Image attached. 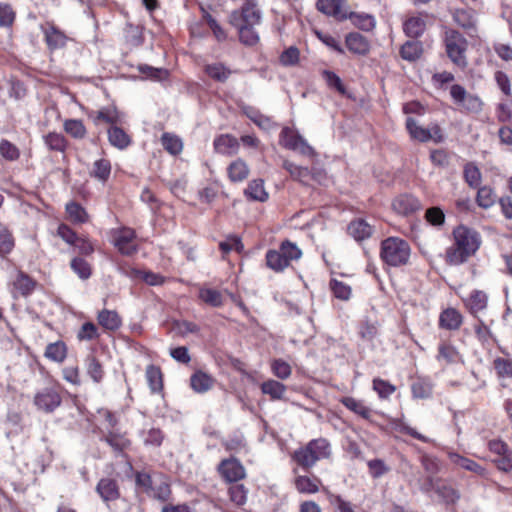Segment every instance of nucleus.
Here are the masks:
<instances>
[{
    "label": "nucleus",
    "mask_w": 512,
    "mask_h": 512,
    "mask_svg": "<svg viewBox=\"0 0 512 512\" xmlns=\"http://www.w3.org/2000/svg\"><path fill=\"white\" fill-rule=\"evenodd\" d=\"M43 140L49 150L63 153L67 148V141L60 133L49 132L43 137Z\"/></svg>",
    "instance_id": "nucleus-39"
},
{
    "label": "nucleus",
    "mask_w": 512,
    "mask_h": 512,
    "mask_svg": "<svg viewBox=\"0 0 512 512\" xmlns=\"http://www.w3.org/2000/svg\"><path fill=\"white\" fill-rule=\"evenodd\" d=\"M448 457L454 465L473 472L481 477H487V470L474 460L466 458L458 453H449Z\"/></svg>",
    "instance_id": "nucleus-16"
},
{
    "label": "nucleus",
    "mask_w": 512,
    "mask_h": 512,
    "mask_svg": "<svg viewBox=\"0 0 512 512\" xmlns=\"http://www.w3.org/2000/svg\"><path fill=\"white\" fill-rule=\"evenodd\" d=\"M64 131L75 139H83L86 136V128L79 119H67L63 124Z\"/></svg>",
    "instance_id": "nucleus-40"
},
{
    "label": "nucleus",
    "mask_w": 512,
    "mask_h": 512,
    "mask_svg": "<svg viewBox=\"0 0 512 512\" xmlns=\"http://www.w3.org/2000/svg\"><path fill=\"white\" fill-rule=\"evenodd\" d=\"M244 194L247 198L264 202L268 198V193L265 191L264 183L262 180H252L247 188L244 190Z\"/></svg>",
    "instance_id": "nucleus-30"
},
{
    "label": "nucleus",
    "mask_w": 512,
    "mask_h": 512,
    "mask_svg": "<svg viewBox=\"0 0 512 512\" xmlns=\"http://www.w3.org/2000/svg\"><path fill=\"white\" fill-rule=\"evenodd\" d=\"M96 491L104 502L115 501L120 497V491L116 480L111 478L101 479Z\"/></svg>",
    "instance_id": "nucleus-12"
},
{
    "label": "nucleus",
    "mask_w": 512,
    "mask_h": 512,
    "mask_svg": "<svg viewBox=\"0 0 512 512\" xmlns=\"http://www.w3.org/2000/svg\"><path fill=\"white\" fill-rule=\"evenodd\" d=\"M411 391L414 398L425 399L430 397L432 386L428 382L418 380L412 384Z\"/></svg>",
    "instance_id": "nucleus-60"
},
{
    "label": "nucleus",
    "mask_w": 512,
    "mask_h": 512,
    "mask_svg": "<svg viewBox=\"0 0 512 512\" xmlns=\"http://www.w3.org/2000/svg\"><path fill=\"white\" fill-rule=\"evenodd\" d=\"M0 154L7 161H16L20 157V151L16 145L6 139L0 142Z\"/></svg>",
    "instance_id": "nucleus-57"
},
{
    "label": "nucleus",
    "mask_w": 512,
    "mask_h": 512,
    "mask_svg": "<svg viewBox=\"0 0 512 512\" xmlns=\"http://www.w3.org/2000/svg\"><path fill=\"white\" fill-rule=\"evenodd\" d=\"M146 379L152 393H158L163 388L161 369L155 365L146 368Z\"/></svg>",
    "instance_id": "nucleus-33"
},
{
    "label": "nucleus",
    "mask_w": 512,
    "mask_h": 512,
    "mask_svg": "<svg viewBox=\"0 0 512 512\" xmlns=\"http://www.w3.org/2000/svg\"><path fill=\"white\" fill-rule=\"evenodd\" d=\"M199 298L206 304L213 307H219L223 304L222 294L218 290L212 288L200 289Z\"/></svg>",
    "instance_id": "nucleus-48"
},
{
    "label": "nucleus",
    "mask_w": 512,
    "mask_h": 512,
    "mask_svg": "<svg viewBox=\"0 0 512 512\" xmlns=\"http://www.w3.org/2000/svg\"><path fill=\"white\" fill-rule=\"evenodd\" d=\"M111 174V163L107 159L96 160L93 164L91 175L100 181L105 182Z\"/></svg>",
    "instance_id": "nucleus-47"
},
{
    "label": "nucleus",
    "mask_w": 512,
    "mask_h": 512,
    "mask_svg": "<svg viewBox=\"0 0 512 512\" xmlns=\"http://www.w3.org/2000/svg\"><path fill=\"white\" fill-rule=\"evenodd\" d=\"M477 203L480 207L489 208L494 204L495 197L490 187L484 186L477 192Z\"/></svg>",
    "instance_id": "nucleus-59"
},
{
    "label": "nucleus",
    "mask_w": 512,
    "mask_h": 512,
    "mask_svg": "<svg viewBox=\"0 0 512 512\" xmlns=\"http://www.w3.org/2000/svg\"><path fill=\"white\" fill-rule=\"evenodd\" d=\"M273 374L282 380L290 377L292 369L291 366L282 359H276L271 363Z\"/></svg>",
    "instance_id": "nucleus-58"
},
{
    "label": "nucleus",
    "mask_w": 512,
    "mask_h": 512,
    "mask_svg": "<svg viewBox=\"0 0 512 512\" xmlns=\"http://www.w3.org/2000/svg\"><path fill=\"white\" fill-rule=\"evenodd\" d=\"M454 244L446 251V260L451 265H460L473 256L481 245L480 234L465 225L453 230Z\"/></svg>",
    "instance_id": "nucleus-1"
},
{
    "label": "nucleus",
    "mask_w": 512,
    "mask_h": 512,
    "mask_svg": "<svg viewBox=\"0 0 512 512\" xmlns=\"http://www.w3.org/2000/svg\"><path fill=\"white\" fill-rule=\"evenodd\" d=\"M293 459L297 462L298 465L306 470L310 469L318 461L312 453L311 449H309V444L296 450L293 454Z\"/></svg>",
    "instance_id": "nucleus-34"
},
{
    "label": "nucleus",
    "mask_w": 512,
    "mask_h": 512,
    "mask_svg": "<svg viewBox=\"0 0 512 512\" xmlns=\"http://www.w3.org/2000/svg\"><path fill=\"white\" fill-rule=\"evenodd\" d=\"M373 389L380 398L386 399L395 392L396 387L386 380L375 378L373 380Z\"/></svg>",
    "instance_id": "nucleus-56"
},
{
    "label": "nucleus",
    "mask_w": 512,
    "mask_h": 512,
    "mask_svg": "<svg viewBox=\"0 0 512 512\" xmlns=\"http://www.w3.org/2000/svg\"><path fill=\"white\" fill-rule=\"evenodd\" d=\"M465 307L468 311L477 317V314L486 309L488 304V296L484 291L473 290L464 300Z\"/></svg>",
    "instance_id": "nucleus-15"
},
{
    "label": "nucleus",
    "mask_w": 512,
    "mask_h": 512,
    "mask_svg": "<svg viewBox=\"0 0 512 512\" xmlns=\"http://www.w3.org/2000/svg\"><path fill=\"white\" fill-rule=\"evenodd\" d=\"M280 251L282 252L283 256H285V260L290 265V262L293 260H298L302 256V251L300 248L295 244L288 240L283 241L280 245Z\"/></svg>",
    "instance_id": "nucleus-53"
},
{
    "label": "nucleus",
    "mask_w": 512,
    "mask_h": 512,
    "mask_svg": "<svg viewBox=\"0 0 512 512\" xmlns=\"http://www.w3.org/2000/svg\"><path fill=\"white\" fill-rule=\"evenodd\" d=\"M114 245L123 255H132L137 251L135 232L130 228H122L116 232Z\"/></svg>",
    "instance_id": "nucleus-10"
},
{
    "label": "nucleus",
    "mask_w": 512,
    "mask_h": 512,
    "mask_svg": "<svg viewBox=\"0 0 512 512\" xmlns=\"http://www.w3.org/2000/svg\"><path fill=\"white\" fill-rule=\"evenodd\" d=\"M346 46L349 51L364 55L369 51V43L364 36L359 33H350L346 37Z\"/></svg>",
    "instance_id": "nucleus-26"
},
{
    "label": "nucleus",
    "mask_w": 512,
    "mask_h": 512,
    "mask_svg": "<svg viewBox=\"0 0 512 512\" xmlns=\"http://www.w3.org/2000/svg\"><path fill=\"white\" fill-rule=\"evenodd\" d=\"M66 212L69 219L74 223H84L88 219L85 209L76 202L66 204Z\"/></svg>",
    "instance_id": "nucleus-51"
},
{
    "label": "nucleus",
    "mask_w": 512,
    "mask_h": 512,
    "mask_svg": "<svg viewBox=\"0 0 512 512\" xmlns=\"http://www.w3.org/2000/svg\"><path fill=\"white\" fill-rule=\"evenodd\" d=\"M330 288L334 296L340 300L346 301L351 296V287L343 281L332 279L330 281Z\"/></svg>",
    "instance_id": "nucleus-55"
},
{
    "label": "nucleus",
    "mask_w": 512,
    "mask_h": 512,
    "mask_svg": "<svg viewBox=\"0 0 512 512\" xmlns=\"http://www.w3.org/2000/svg\"><path fill=\"white\" fill-rule=\"evenodd\" d=\"M463 322L462 314L455 308H447L440 313L439 326L443 329L455 331Z\"/></svg>",
    "instance_id": "nucleus-14"
},
{
    "label": "nucleus",
    "mask_w": 512,
    "mask_h": 512,
    "mask_svg": "<svg viewBox=\"0 0 512 512\" xmlns=\"http://www.w3.org/2000/svg\"><path fill=\"white\" fill-rule=\"evenodd\" d=\"M99 337L98 328L92 322L84 323L77 333V338L81 341L83 340H94Z\"/></svg>",
    "instance_id": "nucleus-61"
},
{
    "label": "nucleus",
    "mask_w": 512,
    "mask_h": 512,
    "mask_svg": "<svg viewBox=\"0 0 512 512\" xmlns=\"http://www.w3.org/2000/svg\"><path fill=\"white\" fill-rule=\"evenodd\" d=\"M229 21L233 26H255L261 21V12L255 2L245 3L240 10H234L230 14Z\"/></svg>",
    "instance_id": "nucleus-6"
},
{
    "label": "nucleus",
    "mask_w": 512,
    "mask_h": 512,
    "mask_svg": "<svg viewBox=\"0 0 512 512\" xmlns=\"http://www.w3.org/2000/svg\"><path fill=\"white\" fill-rule=\"evenodd\" d=\"M450 95L455 104L467 112L478 113L482 109V101L476 95L469 94L461 85L454 84L450 88Z\"/></svg>",
    "instance_id": "nucleus-5"
},
{
    "label": "nucleus",
    "mask_w": 512,
    "mask_h": 512,
    "mask_svg": "<svg viewBox=\"0 0 512 512\" xmlns=\"http://www.w3.org/2000/svg\"><path fill=\"white\" fill-rule=\"evenodd\" d=\"M282 167L289 173L293 180L306 184L311 176V171L308 167L296 165L295 163L284 159Z\"/></svg>",
    "instance_id": "nucleus-22"
},
{
    "label": "nucleus",
    "mask_w": 512,
    "mask_h": 512,
    "mask_svg": "<svg viewBox=\"0 0 512 512\" xmlns=\"http://www.w3.org/2000/svg\"><path fill=\"white\" fill-rule=\"evenodd\" d=\"M206 74L218 82H225L231 75V71L222 63H214L205 66Z\"/></svg>",
    "instance_id": "nucleus-44"
},
{
    "label": "nucleus",
    "mask_w": 512,
    "mask_h": 512,
    "mask_svg": "<svg viewBox=\"0 0 512 512\" xmlns=\"http://www.w3.org/2000/svg\"><path fill=\"white\" fill-rule=\"evenodd\" d=\"M228 492L230 500L237 506H242L246 503L248 490L243 484L232 485Z\"/></svg>",
    "instance_id": "nucleus-54"
},
{
    "label": "nucleus",
    "mask_w": 512,
    "mask_h": 512,
    "mask_svg": "<svg viewBox=\"0 0 512 512\" xmlns=\"http://www.w3.org/2000/svg\"><path fill=\"white\" fill-rule=\"evenodd\" d=\"M308 444L309 449H311L312 453L318 461L330 456V444L326 439H314L311 440Z\"/></svg>",
    "instance_id": "nucleus-45"
},
{
    "label": "nucleus",
    "mask_w": 512,
    "mask_h": 512,
    "mask_svg": "<svg viewBox=\"0 0 512 512\" xmlns=\"http://www.w3.org/2000/svg\"><path fill=\"white\" fill-rule=\"evenodd\" d=\"M411 248L407 241L399 237H388L381 242L380 258L392 267L408 264Z\"/></svg>",
    "instance_id": "nucleus-2"
},
{
    "label": "nucleus",
    "mask_w": 512,
    "mask_h": 512,
    "mask_svg": "<svg viewBox=\"0 0 512 512\" xmlns=\"http://www.w3.org/2000/svg\"><path fill=\"white\" fill-rule=\"evenodd\" d=\"M445 47L448 57L458 66L466 65L465 52L467 49V40L464 36L455 30H448L445 33Z\"/></svg>",
    "instance_id": "nucleus-4"
},
{
    "label": "nucleus",
    "mask_w": 512,
    "mask_h": 512,
    "mask_svg": "<svg viewBox=\"0 0 512 512\" xmlns=\"http://www.w3.org/2000/svg\"><path fill=\"white\" fill-rule=\"evenodd\" d=\"M44 35L50 50L61 49L66 45L67 36L53 24H48Z\"/></svg>",
    "instance_id": "nucleus-17"
},
{
    "label": "nucleus",
    "mask_w": 512,
    "mask_h": 512,
    "mask_svg": "<svg viewBox=\"0 0 512 512\" xmlns=\"http://www.w3.org/2000/svg\"><path fill=\"white\" fill-rule=\"evenodd\" d=\"M392 207L398 214L407 216L420 209V202L412 195L403 194L394 199Z\"/></svg>",
    "instance_id": "nucleus-11"
},
{
    "label": "nucleus",
    "mask_w": 512,
    "mask_h": 512,
    "mask_svg": "<svg viewBox=\"0 0 512 512\" xmlns=\"http://www.w3.org/2000/svg\"><path fill=\"white\" fill-rule=\"evenodd\" d=\"M61 402L62 399L57 387L44 388L36 393L34 397L35 406L45 413L53 412L60 406Z\"/></svg>",
    "instance_id": "nucleus-7"
},
{
    "label": "nucleus",
    "mask_w": 512,
    "mask_h": 512,
    "mask_svg": "<svg viewBox=\"0 0 512 512\" xmlns=\"http://www.w3.org/2000/svg\"><path fill=\"white\" fill-rule=\"evenodd\" d=\"M86 370L88 375L95 383L102 381L104 377V370L101 363L93 355H89L85 360Z\"/></svg>",
    "instance_id": "nucleus-43"
},
{
    "label": "nucleus",
    "mask_w": 512,
    "mask_h": 512,
    "mask_svg": "<svg viewBox=\"0 0 512 512\" xmlns=\"http://www.w3.org/2000/svg\"><path fill=\"white\" fill-rule=\"evenodd\" d=\"M421 54L422 45L418 41H407L400 49L401 57L407 61H415L421 56Z\"/></svg>",
    "instance_id": "nucleus-41"
},
{
    "label": "nucleus",
    "mask_w": 512,
    "mask_h": 512,
    "mask_svg": "<svg viewBox=\"0 0 512 512\" xmlns=\"http://www.w3.org/2000/svg\"><path fill=\"white\" fill-rule=\"evenodd\" d=\"M299 50L294 46H290L284 50L280 55V63L284 66H294L299 61Z\"/></svg>",
    "instance_id": "nucleus-63"
},
{
    "label": "nucleus",
    "mask_w": 512,
    "mask_h": 512,
    "mask_svg": "<svg viewBox=\"0 0 512 512\" xmlns=\"http://www.w3.org/2000/svg\"><path fill=\"white\" fill-rule=\"evenodd\" d=\"M67 356V347L64 342L57 341L50 343L45 350V357L48 359L61 363Z\"/></svg>",
    "instance_id": "nucleus-37"
},
{
    "label": "nucleus",
    "mask_w": 512,
    "mask_h": 512,
    "mask_svg": "<svg viewBox=\"0 0 512 512\" xmlns=\"http://www.w3.org/2000/svg\"><path fill=\"white\" fill-rule=\"evenodd\" d=\"M261 391L263 394L269 395L273 400H280L286 392V387L276 380H268L262 383Z\"/></svg>",
    "instance_id": "nucleus-38"
},
{
    "label": "nucleus",
    "mask_w": 512,
    "mask_h": 512,
    "mask_svg": "<svg viewBox=\"0 0 512 512\" xmlns=\"http://www.w3.org/2000/svg\"><path fill=\"white\" fill-rule=\"evenodd\" d=\"M435 492L446 504H454L460 497L458 491L455 488H453L451 485L441 482L440 480L436 486Z\"/></svg>",
    "instance_id": "nucleus-42"
},
{
    "label": "nucleus",
    "mask_w": 512,
    "mask_h": 512,
    "mask_svg": "<svg viewBox=\"0 0 512 512\" xmlns=\"http://www.w3.org/2000/svg\"><path fill=\"white\" fill-rule=\"evenodd\" d=\"M464 178L469 186L477 187L481 181V173L473 164H467L464 168Z\"/></svg>",
    "instance_id": "nucleus-64"
},
{
    "label": "nucleus",
    "mask_w": 512,
    "mask_h": 512,
    "mask_svg": "<svg viewBox=\"0 0 512 512\" xmlns=\"http://www.w3.org/2000/svg\"><path fill=\"white\" fill-rule=\"evenodd\" d=\"M71 269L79 276V278L86 280L91 276L92 270L90 264L80 257H75L70 263Z\"/></svg>",
    "instance_id": "nucleus-52"
},
{
    "label": "nucleus",
    "mask_w": 512,
    "mask_h": 512,
    "mask_svg": "<svg viewBox=\"0 0 512 512\" xmlns=\"http://www.w3.org/2000/svg\"><path fill=\"white\" fill-rule=\"evenodd\" d=\"M214 379L202 371L195 372L190 378L191 388L196 393H205L213 387Z\"/></svg>",
    "instance_id": "nucleus-24"
},
{
    "label": "nucleus",
    "mask_w": 512,
    "mask_h": 512,
    "mask_svg": "<svg viewBox=\"0 0 512 512\" xmlns=\"http://www.w3.org/2000/svg\"><path fill=\"white\" fill-rule=\"evenodd\" d=\"M235 27L238 29L239 38L243 44L253 46L258 43L259 36L254 30V26L241 24Z\"/></svg>",
    "instance_id": "nucleus-49"
},
{
    "label": "nucleus",
    "mask_w": 512,
    "mask_h": 512,
    "mask_svg": "<svg viewBox=\"0 0 512 512\" xmlns=\"http://www.w3.org/2000/svg\"><path fill=\"white\" fill-rule=\"evenodd\" d=\"M35 285L36 282L22 271H18L13 279V287L20 296L26 297L30 295L34 290Z\"/></svg>",
    "instance_id": "nucleus-21"
},
{
    "label": "nucleus",
    "mask_w": 512,
    "mask_h": 512,
    "mask_svg": "<svg viewBox=\"0 0 512 512\" xmlns=\"http://www.w3.org/2000/svg\"><path fill=\"white\" fill-rule=\"evenodd\" d=\"M13 247L14 240L12 234L7 228L0 227V255L10 253Z\"/></svg>",
    "instance_id": "nucleus-62"
},
{
    "label": "nucleus",
    "mask_w": 512,
    "mask_h": 512,
    "mask_svg": "<svg viewBox=\"0 0 512 512\" xmlns=\"http://www.w3.org/2000/svg\"><path fill=\"white\" fill-rule=\"evenodd\" d=\"M347 230L349 235L358 242L370 238L374 233V227L362 218L353 220Z\"/></svg>",
    "instance_id": "nucleus-13"
},
{
    "label": "nucleus",
    "mask_w": 512,
    "mask_h": 512,
    "mask_svg": "<svg viewBox=\"0 0 512 512\" xmlns=\"http://www.w3.org/2000/svg\"><path fill=\"white\" fill-rule=\"evenodd\" d=\"M98 323L106 330H117L121 326V318L114 310L103 309L98 313Z\"/></svg>",
    "instance_id": "nucleus-25"
},
{
    "label": "nucleus",
    "mask_w": 512,
    "mask_h": 512,
    "mask_svg": "<svg viewBox=\"0 0 512 512\" xmlns=\"http://www.w3.org/2000/svg\"><path fill=\"white\" fill-rule=\"evenodd\" d=\"M279 144L304 157L314 158L317 153L307 140L290 127H284L279 135Z\"/></svg>",
    "instance_id": "nucleus-3"
},
{
    "label": "nucleus",
    "mask_w": 512,
    "mask_h": 512,
    "mask_svg": "<svg viewBox=\"0 0 512 512\" xmlns=\"http://www.w3.org/2000/svg\"><path fill=\"white\" fill-rule=\"evenodd\" d=\"M265 258L267 266L275 272H282L289 266L280 249L268 250Z\"/></svg>",
    "instance_id": "nucleus-32"
},
{
    "label": "nucleus",
    "mask_w": 512,
    "mask_h": 512,
    "mask_svg": "<svg viewBox=\"0 0 512 512\" xmlns=\"http://www.w3.org/2000/svg\"><path fill=\"white\" fill-rule=\"evenodd\" d=\"M320 481L317 478L298 476L295 479L296 489L300 493H316L319 490Z\"/></svg>",
    "instance_id": "nucleus-46"
},
{
    "label": "nucleus",
    "mask_w": 512,
    "mask_h": 512,
    "mask_svg": "<svg viewBox=\"0 0 512 512\" xmlns=\"http://www.w3.org/2000/svg\"><path fill=\"white\" fill-rule=\"evenodd\" d=\"M244 113L251 121H253L261 129L269 130L275 126L274 122L270 117L263 115L253 107H245Z\"/></svg>",
    "instance_id": "nucleus-31"
},
{
    "label": "nucleus",
    "mask_w": 512,
    "mask_h": 512,
    "mask_svg": "<svg viewBox=\"0 0 512 512\" xmlns=\"http://www.w3.org/2000/svg\"><path fill=\"white\" fill-rule=\"evenodd\" d=\"M404 32L411 38H417L423 34L426 23L421 16H412L404 22Z\"/></svg>",
    "instance_id": "nucleus-28"
},
{
    "label": "nucleus",
    "mask_w": 512,
    "mask_h": 512,
    "mask_svg": "<svg viewBox=\"0 0 512 512\" xmlns=\"http://www.w3.org/2000/svg\"><path fill=\"white\" fill-rule=\"evenodd\" d=\"M437 360L444 361L446 364L463 363L462 355L457 348L446 342L439 345Z\"/></svg>",
    "instance_id": "nucleus-20"
},
{
    "label": "nucleus",
    "mask_w": 512,
    "mask_h": 512,
    "mask_svg": "<svg viewBox=\"0 0 512 512\" xmlns=\"http://www.w3.org/2000/svg\"><path fill=\"white\" fill-rule=\"evenodd\" d=\"M406 128L410 136L420 142H427L431 139L430 130L419 126L412 117L407 118Z\"/></svg>",
    "instance_id": "nucleus-36"
},
{
    "label": "nucleus",
    "mask_w": 512,
    "mask_h": 512,
    "mask_svg": "<svg viewBox=\"0 0 512 512\" xmlns=\"http://www.w3.org/2000/svg\"><path fill=\"white\" fill-rule=\"evenodd\" d=\"M346 16L355 27L363 31H372L376 26V19L372 14L357 13L348 10Z\"/></svg>",
    "instance_id": "nucleus-18"
},
{
    "label": "nucleus",
    "mask_w": 512,
    "mask_h": 512,
    "mask_svg": "<svg viewBox=\"0 0 512 512\" xmlns=\"http://www.w3.org/2000/svg\"><path fill=\"white\" fill-rule=\"evenodd\" d=\"M103 439L115 452L118 453L123 452L130 446V441L125 434L119 433L115 430H108Z\"/></svg>",
    "instance_id": "nucleus-23"
},
{
    "label": "nucleus",
    "mask_w": 512,
    "mask_h": 512,
    "mask_svg": "<svg viewBox=\"0 0 512 512\" xmlns=\"http://www.w3.org/2000/svg\"><path fill=\"white\" fill-rule=\"evenodd\" d=\"M239 143L231 135H220L214 140V149L216 152L224 155H232L238 151Z\"/></svg>",
    "instance_id": "nucleus-19"
},
{
    "label": "nucleus",
    "mask_w": 512,
    "mask_h": 512,
    "mask_svg": "<svg viewBox=\"0 0 512 512\" xmlns=\"http://www.w3.org/2000/svg\"><path fill=\"white\" fill-rule=\"evenodd\" d=\"M341 403L355 414L361 416L364 419L371 417V409L368 408L363 401L357 400L353 397H344L341 399Z\"/></svg>",
    "instance_id": "nucleus-35"
},
{
    "label": "nucleus",
    "mask_w": 512,
    "mask_h": 512,
    "mask_svg": "<svg viewBox=\"0 0 512 512\" xmlns=\"http://www.w3.org/2000/svg\"><path fill=\"white\" fill-rule=\"evenodd\" d=\"M108 138L111 145L119 149H125L131 143L129 135L120 127L112 126L108 130Z\"/></svg>",
    "instance_id": "nucleus-29"
},
{
    "label": "nucleus",
    "mask_w": 512,
    "mask_h": 512,
    "mask_svg": "<svg viewBox=\"0 0 512 512\" xmlns=\"http://www.w3.org/2000/svg\"><path fill=\"white\" fill-rule=\"evenodd\" d=\"M228 176L232 182H241L249 175V167L242 159H236L228 166Z\"/></svg>",
    "instance_id": "nucleus-27"
},
{
    "label": "nucleus",
    "mask_w": 512,
    "mask_h": 512,
    "mask_svg": "<svg viewBox=\"0 0 512 512\" xmlns=\"http://www.w3.org/2000/svg\"><path fill=\"white\" fill-rule=\"evenodd\" d=\"M162 146L172 155H177L182 151L183 145L180 138L170 133H164L161 137Z\"/></svg>",
    "instance_id": "nucleus-50"
},
{
    "label": "nucleus",
    "mask_w": 512,
    "mask_h": 512,
    "mask_svg": "<svg viewBox=\"0 0 512 512\" xmlns=\"http://www.w3.org/2000/svg\"><path fill=\"white\" fill-rule=\"evenodd\" d=\"M317 9L327 16H332L339 21L347 19V0H318Z\"/></svg>",
    "instance_id": "nucleus-9"
},
{
    "label": "nucleus",
    "mask_w": 512,
    "mask_h": 512,
    "mask_svg": "<svg viewBox=\"0 0 512 512\" xmlns=\"http://www.w3.org/2000/svg\"><path fill=\"white\" fill-rule=\"evenodd\" d=\"M218 472L229 483L240 481L246 477L244 466L235 457L223 459L218 465Z\"/></svg>",
    "instance_id": "nucleus-8"
}]
</instances>
